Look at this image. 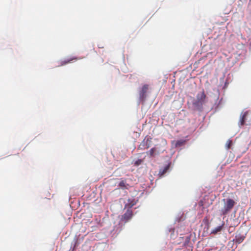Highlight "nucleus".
Returning a JSON list of instances; mask_svg holds the SVG:
<instances>
[{
    "instance_id": "nucleus-1",
    "label": "nucleus",
    "mask_w": 251,
    "mask_h": 251,
    "mask_svg": "<svg viewBox=\"0 0 251 251\" xmlns=\"http://www.w3.org/2000/svg\"><path fill=\"white\" fill-rule=\"evenodd\" d=\"M224 205L221 210V215H225L227 214L234 206L236 204L235 201L231 199H227L226 200L224 199Z\"/></svg>"
},
{
    "instance_id": "nucleus-2",
    "label": "nucleus",
    "mask_w": 251,
    "mask_h": 251,
    "mask_svg": "<svg viewBox=\"0 0 251 251\" xmlns=\"http://www.w3.org/2000/svg\"><path fill=\"white\" fill-rule=\"evenodd\" d=\"M206 97V96L204 93V91L202 90V92L197 94L196 96L197 100L196 101L194 102V104L196 106L202 105L205 102Z\"/></svg>"
},
{
    "instance_id": "nucleus-3",
    "label": "nucleus",
    "mask_w": 251,
    "mask_h": 251,
    "mask_svg": "<svg viewBox=\"0 0 251 251\" xmlns=\"http://www.w3.org/2000/svg\"><path fill=\"white\" fill-rule=\"evenodd\" d=\"M149 89V85L144 84L139 91V98L140 100H144L146 97V94Z\"/></svg>"
},
{
    "instance_id": "nucleus-4",
    "label": "nucleus",
    "mask_w": 251,
    "mask_h": 251,
    "mask_svg": "<svg viewBox=\"0 0 251 251\" xmlns=\"http://www.w3.org/2000/svg\"><path fill=\"white\" fill-rule=\"evenodd\" d=\"M133 216V213L130 209H128L126 212L122 216L121 220L125 223L128 222L131 219Z\"/></svg>"
},
{
    "instance_id": "nucleus-5",
    "label": "nucleus",
    "mask_w": 251,
    "mask_h": 251,
    "mask_svg": "<svg viewBox=\"0 0 251 251\" xmlns=\"http://www.w3.org/2000/svg\"><path fill=\"white\" fill-rule=\"evenodd\" d=\"M83 57H72L69 58L65 59L64 60H62L60 62L59 66H64L67 65V64L72 63L74 61H76L77 60H79L82 59Z\"/></svg>"
},
{
    "instance_id": "nucleus-6",
    "label": "nucleus",
    "mask_w": 251,
    "mask_h": 251,
    "mask_svg": "<svg viewBox=\"0 0 251 251\" xmlns=\"http://www.w3.org/2000/svg\"><path fill=\"white\" fill-rule=\"evenodd\" d=\"M150 157H155L156 155L159 154L160 152L157 151L156 148H151L148 152H147Z\"/></svg>"
},
{
    "instance_id": "nucleus-7",
    "label": "nucleus",
    "mask_w": 251,
    "mask_h": 251,
    "mask_svg": "<svg viewBox=\"0 0 251 251\" xmlns=\"http://www.w3.org/2000/svg\"><path fill=\"white\" fill-rule=\"evenodd\" d=\"M170 164L165 166L163 168L160 169L159 172V175L160 176H162L169 169Z\"/></svg>"
},
{
    "instance_id": "nucleus-8",
    "label": "nucleus",
    "mask_w": 251,
    "mask_h": 251,
    "mask_svg": "<svg viewBox=\"0 0 251 251\" xmlns=\"http://www.w3.org/2000/svg\"><path fill=\"white\" fill-rule=\"evenodd\" d=\"M147 139H144L143 140L142 143L139 145V148L141 149H147L150 148V145L147 144Z\"/></svg>"
},
{
    "instance_id": "nucleus-9",
    "label": "nucleus",
    "mask_w": 251,
    "mask_h": 251,
    "mask_svg": "<svg viewBox=\"0 0 251 251\" xmlns=\"http://www.w3.org/2000/svg\"><path fill=\"white\" fill-rule=\"evenodd\" d=\"M136 203L134 199H128V202L126 204V206L128 207L130 209L132 206L135 205Z\"/></svg>"
},
{
    "instance_id": "nucleus-10",
    "label": "nucleus",
    "mask_w": 251,
    "mask_h": 251,
    "mask_svg": "<svg viewBox=\"0 0 251 251\" xmlns=\"http://www.w3.org/2000/svg\"><path fill=\"white\" fill-rule=\"evenodd\" d=\"M119 186L122 188L127 189L129 185L126 183V180H122L119 183Z\"/></svg>"
},
{
    "instance_id": "nucleus-11",
    "label": "nucleus",
    "mask_w": 251,
    "mask_h": 251,
    "mask_svg": "<svg viewBox=\"0 0 251 251\" xmlns=\"http://www.w3.org/2000/svg\"><path fill=\"white\" fill-rule=\"evenodd\" d=\"M247 115V112H245L241 116L240 120V123L241 126H243L244 125L245 122L246 117Z\"/></svg>"
},
{
    "instance_id": "nucleus-12",
    "label": "nucleus",
    "mask_w": 251,
    "mask_h": 251,
    "mask_svg": "<svg viewBox=\"0 0 251 251\" xmlns=\"http://www.w3.org/2000/svg\"><path fill=\"white\" fill-rule=\"evenodd\" d=\"M244 239L245 237L244 236H236L235 239V242L237 244H240L244 241Z\"/></svg>"
},
{
    "instance_id": "nucleus-13",
    "label": "nucleus",
    "mask_w": 251,
    "mask_h": 251,
    "mask_svg": "<svg viewBox=\"0 0 251 251\" xmlns=\"http://www.w3.org/2000/svg\"><path fill=\"white\" fill-rule=\"evenodd\" d=\"M222 227L223 226H217L212 230V233L214 234H216L218 232L221 231V230L222 229Z\"/></svg>"
},
{
    "instance_id": "nucleus-14",
    "label": "nucleus",
    "mask_w": 251,
    "mask_h": 251,
    "mask_svg": "<svg viewBox=\"0 0 251 251\" xmlns=\"http://www.w3.org/2000/svg\"><path fill=\"white\" fill-rule=\"evenodd\" d=\"M232 144V142L230 140H228L226 143V148L227 150H229Z\"/></svg>"
},
{
    "instance_id": "nucleus-15",
    "label": "nucleus",
    "mask_w": 251,
    "mask_h": 251,
    "mask_svg": "<svg viewBox=\"0 0 251 251\" xmlns=\"http://www.w3.org/2000/svg\"><path fill=\"white\" fill-rule=\"evenodd\" d=\"M144 139H147L146 140V141H147V144H149L150 145V147L151 146V140H152V138L150 137V136H146Z\"/></svg>"
},
{
    "instance_id": "nucleus-16",
    "label": "nucleus",
    "mask_w": 251,
    "mask_h": 251,
    "mask_svg": "<svg viewBox=\"0 0 251 251\" xmlns=\"http://www.w3.org/2000/svg\"><path fill=\"white\" fill-rule=\"evenodd\" d=\"M142 162L143 160L142 159H138L134 162V165L136 166H139L142 164Z\"/></svg>"
}]
</instances>
